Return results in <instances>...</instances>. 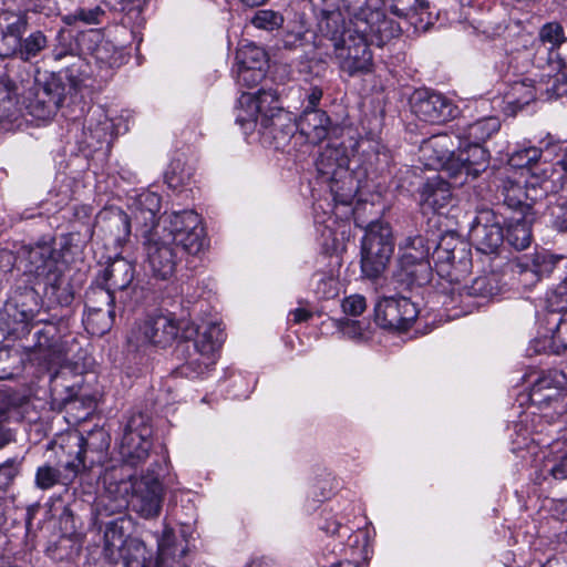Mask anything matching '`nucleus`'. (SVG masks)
<instances>
[{"mask_svg":"<svg viewBox=\"0 0 567 567\" xmlns=\"http://www.w3.org/2000/svg\"><path fill=\"white\" fill-rule=\"evenodd\" d=\"M319 29L332 44V59L339 70L350 78L371 73L374 63L370 44L382 47L392 39H381L373 30L357 32L354 28H347L340 13L333 11L324 13Z\"/></svg>","mask_w":567,"mask_h":567,"instance_id":"obj_1","label":"nucleus"},{"mask_svg":"<svg viewBox=\"0 0 567 567\" xmlns=\"http://www.w3.org/2000/svg\"><path fill=\"white\" fill-rule=\"evenodd\" d=\"M152 434L153 430L146 416L140 413L128 419L118 447L122 464L105 468V484H124V491L127 492V483L133 477L132 468L145 462L150 455Z\"/></svg>","mask_w":567,"mask_h":567,"instance_id":"obj_2","label":"nucleus"},{"mask_svg":"<svg viewBox=\"0 0 567 567\" xmlns=\"http://www.w3.org/2000/svg\"><path fill=\"white\" fill-rule=\"evenodd\" d=\"M161 464L154 462L145 475L130 484L132 487L130 501H126L124 497L114 501L107 498V503L102 501L99 515L110 516L116 513L122 514V512L131 505L132 508L144 518L158 516L163 502V486L157 472Z\"/></svg>","mask_w":567,"mask_h":567,"instance_id":"obj_3","label":"nucleus"},{"mask_svg":"<svg viewBox=\"0 0 567 567\" xmlns=\"http://www.w3.org/2000/svg\"><path fill=\"white\" fill-rule=\"evenodd\" d=\"M470 237L481 254L480 262L496 270L507 268L512 259L503 256L499 248L504 243V229L496 214L489 208L478 209L470 227Z\"/></svg>","mask_w":567,"mask_h":567,"instance_id":"obj_4","label":"nucleus"},{"mask_svg":"<svg viewBox=\"0 0 567 567\" xmlns=\"http://www.w3.org/2000/svg\"><path fill=\"white\" fill-rule=\"evenodd\" d=\"M69 456L63 467L68 472L64 480L72 481L82 470L102 464L110 446V435L104 429H94L85 436L82 433L68 435Z\"/></svg>","mask_w":567,"mask_h":567,"instance_id":"obj_5","label":"nucleus"},{"mask_svg":"<svg viewBox=\"0 0 567 567\" xmlns=\"http://www.w3.org/2000/svg\"><path fill=\"white\" fill-rule=\"evenodd\" d=\"M183 326L184 320H177L173 313L148 316L132 327L127 343L135 350L146 347L166 349L182 339Z\"/></svg>","mask_w":567,"mask_h":567,"instance_id":"obj_6","label":"nucleus"},{"mask_svg":"<svg viewBox=\"0 0 567 567\" xmlns=\"http://www.w3.org/2000/svg\"><path fill=\"white\" fill-rule=\"evenodd\" d=\"M432 258L437 275L451 284H460L472 270L468 244L453 233L443 235L435 245Z\"/></svg>","mask_w":567,"mask_h":567,"instance_id":"obj_7","label":"nucleus"},{"mask_svg":"<svg viewBox=\"0 0 567 567\" xmlns=\"http://www.w3.org/2000/svg\"><path fill=\"white\" fill-rule=\"evenodd\" d=\"M200 224V216L186 209L165 214L152 229L181 246L184 254L196 255L204 246V229Z\"/></svg>","mask_w":567,"mask_h":567,"instance_id":"obj_8","label":"nucleus"},{"mask_svg":"<svg viewBox=\"0 0 567 567\" xmlns=\"http://www.w3.org/2000/svg\"><path fill=\"white\" fill-rule=\"evenodd\" d=\"M64 91V85L59 76L44 74L24 91L21 104L32 118L48 122L60 109Z\"/></svg>","mask_w":567,"mask_h":567,"instance_id":"obj_9","label":"nucleus"},{"mask_svg":"<svg viewBox=\"0 0 567 567\" xmlns=\"http://www.w3.org/2000/svg\"><path fill=\"white\" fill-rule=\"evenodd\" d=\"M394 243L388 223L371 221L361 243V269L368 278H377L385 269L392 254Z\"/></svg>","mask_w":567,"mask_h":567,"instance_id":"obj_10","label":"nucleus"},{"mask_svg":"<svg viewBox=\"0 0 567 567\" xmlns=\"http://www.w3.org/2000/svg\"><path fill=\"white\" fill-rule=\"evenodd\" d=\"M343 10L350 18V25L357 32L373 30L381 39L394 38L401 33L400 25L388 19L380 8V0H340L338 13Z\"/></svg>","mask_w":567,"mask_h":567,"instance_id":"obj_11","label":"nucleus"},{"mask_svg":"<svg viewBox=\"0 0 567 567\" xmlns=\"http://www.w3.org/2000/svg\"><path fill=\"white\" fill-rule=\"evenodd\" d=\"M236 123L245 131L252 130L259 122L261 126L277 125L281 118V106L276 90L260 89L256 93H243L239 97Z\"/></svg>","mask_w":567,"mask_h":567,"instance_id":"obj_12","label":"nucleus"},{"mask_svg":"<svg viewBox=\"0 0 567 567\" xmlns=\"http://www.w3.org/2000/svg\"><path fill=\"white\" fill-rule=\"evenodd\" d=\"M20 267L29 281L35 285H41L48 279L54 280L60 271L65 270L61 252L49 243L23 247Z\"/></svg>","mask_w":567,"mask_h":567,"instance_id":"obj_13","label":"nucleus"},{"mask_svg":"<svg viewBox=\"0 0 567 567\" xmlns=\"http://www.w3.org/2000/svg\"><path fill=\"white\" fill-rule=\"evenodd\" d=\"M144 249L146 261L154 277L169 278L182 259L181 246L161 235L159 231L148 229L144 235Z\"/></svg>","mask_w":567,"mask_h":567,"instance_id":"obj_14","label":"nucleus"},{"mask_svg":"<svg viewBox=\"0 0 567 567\" xmlns=\"http://www.w3.org/2000/svg\"><path fill=\"white\" fill-rule=\"evenodd\" d=\"M411 109L416 117L430 124H442L457 115V107L450 99L430 90H416L411 97Z\"/></svg>","mask_w":567,"mask_h":567,"instance_id":"obj_15","label":"nucleus"},{"mask_svg":"<svg viewBox=\"0 0 567 567\" xmlns=\"http://www.w3.org/2000/svg\"><path fill=\"white\" fill-rule=\"evenodd\" d=\"M375 321L384 329L408 330L415 321L419 309L408 297L382 298L374 308Z\"/></svg>","mask_w":567,"mask_h":567,"instance_id":"obj_16","label":"nucleus"},{"mask_svg":"<svg viewBox=\"0 0 567 567\" xmlns=\"http://www.w3.org/2000/svg\"><path fill=\"white\" fill-rule=\"evenodd\" d=\"M182 339H194L196 354L204 358L206 367H214L216 363V352L225 340V333L220 323L217 322H210L199 330L193 322L184 320Z\"/></svg>","mask_w":567,"mask_h":567,"instance_id":"obj_17","label":"nucleus"},{"mask_svg":"<svg viewBox=\"0 0 567 567\" xmlns=\"http://www.w3.org/2000/svg\"><path fill=\"white\" fill-rule=\"evenodd\" d=\"M498 182L497 198L502 199L507 208L517 212L518 215L529 214L538 199L535 185L527 184L523 186L509 176H502Z\"/></svg>","mask_w":567,"mask_h":567,"instance_id":"obj_18","label":"nucleus"},{"mask_svg":"<svg viewBox=\"0 0 567 567\" xmlns=\"http://www.w3.org/2000/svg\"><path fill=\"white\" fill-rule=\"evenodd\" d=\"M563 260L560 257H555L548 252H536L527 261L519 258L512 259L507 264L511 274L517 275L519 281L527 286L538 281L543 276L549 275L554 271L556 264Z\"/></svg>","mask_w":567,"mask_h":567,"instance_id":"obj_19","label":"nucleus"},{"mask_svg":"<svg viewBox=\"0 0 567 567\" xmlns=\"http://www.w3.org/2000/svg\"><path fill=\"white\" fill-rule=\"evenodd\" d=\"M29 25V18L23 11H2L0 13V55L12 56L19 48L23 33Z\"/></svg>","mask_w":567,"mask_h":567,"instance_id":"obj_20","label":"nucleus"},{"mask_svg":"<svg viewBox=\"0 0 567 567\" xmlns=\"http://www.w3.org/2000/svg\"><path fill=\"white\" fill-rule=\"evenodd\" d=\"M460 153L455 162L460 167L455 178H460V184L466 183L468 177L476 178L488 165L489 153L482 144L461 143Z\"/></svg>","mask_w":567,"mask_h":567,"instance_id":"obj_21","label":"nucleus"},{"mask_svg":"<svg viewBox=\"0 0 567 567\" xmlns=\"http://www.w3.org/2000/svg\"><path fill=\"white\" fill-rule=\"evenodd\" d=\"M37 342L34 348L48 364H60L66 358V343L62 340V334L54 323H45L44 327L35 332Z\"/></svg>","mask_w":567,"mask_h":567,"instance_id":"obj_22","label":"nucleus"},{"mask_svg":"<svg viewBox=\"0 0 567 567\" xmlns=\"http://www.w3.org/2000/svg\"><path fill=\"white\" fill-rule=\"evenodd\" d=\"M454 143L449 134H436L424 140L420 146V157L429 168L437 169L447 163L455 162L453 157Z\"/></svg>","mask_w":567,"mask_h":567,"instance_id":"obj_23","label":"nucleus"},{"mask_svg":"<svg viewBox=\"0 0 567 567\" xmlns=\"http://www.w3.org/2000/svg\"><path fill=\"white\" fill-rule=\"evenodd\" d=\"M297 128L312 145L321 143L334 130L329 115L322 110H303Z\"/></svg>","mask_w":567,"mask_h":567,"instance_id":"obj_24","label":"nucleus"},{"mask_svg":"<svg viewBox=\"0 0 567 567\" xmlns=\"http://www.w3.org/2000/svg\"><path fill=\"white\" fill-rule=\"evenodd\" d=\"M128 525L130 520L124 515L105 524L103 557L110 564H117L121 560L122 551L130 539L125 538Z\"/></svg>","mask_w":567,"mask_h":567,"instance_id":"obj_25","label":"nucleus"},{"mask_svg":"<svg viewBox=\"0 0 567 567\" xmlns=\"http://www.w3.org/2000/svg\"><path fill=\"white\" fill-rule=\"evenodd\" d=\"M451 200V185L440 175L427 178L420 188V205L423 210L440 213Z\"/></svg>","mask_w":567,"mask_h":567,"instance_id":"obj_26","label":"nucleus"},{"mask_svg":"<svg viewBox=\"0 0 567 567\" xmlns=\"http://www.w3.org/2000/svg\"><path fill=\"white\" fill-rule=\"evenodd\" d=\"M484 275L473 279L470 286H464L460 291V296L476 297L482 299H493L501 291V275L508 270L506 267L493 270L487 265H482Z\"/></svg>","mask_w":567,"mask_h":567,"instance_id":"obj_27","label":"nucleus"},{"mask_svg":"<svg viewBox=\"0 0 567 567\" xmlns=\"http://www.w3.org/2000/svg\"><path fill=\"white\" fill-rule=\"evenodd\" d=\"M316 167L320 177L326 182L341 174L349 177V157L346 147L328 145L318 156Z\"/></svg>","mask_w":567,"mask_h":567,"instance_id":"obj_28","label":"nucleus"},{"mask_svg":"<svg viewBox=\"0 0 567 567\" xmlns=\"http://www.w3.org/2000/svg\"><path fill=\"white\" fill-rule=\"evenodd\" d=\"M239 64L238 79L248 82V75H252V82L258 83L265 75L264 66L267 63V54L262 48L248 44L237 53Z\"/></svg>","mask_w":567,"mask_h":567,"instance_id":"obj_29","label":"nucleus"},{"mask_svg":"<svg viewBox=\"0 0 567 567\" xmlns=\"http://www.w3.org/2000/svg\"><path fill=\"white\" fill-rule=\"evenodd\" d=\"M398 282L408 288L421 287L432 279V267L430 261H414L399 259V268L394 275Z\"/></svg>","mask_w":567,"mask_h":567,"instance_id":"obj_30","label":"nucleus"},{"mask_svg":"<svg viewBox=\"0 0 567 567\" xmlns=\"http://www.w3.org/2000/svg\"><path fill=\"white\" fill-rule=\"evenodd\" d=\"M41 285H43V297L48 301L49 307H68L72 303L74 289L65 277L64 270L60 271L54 280L48 279Z\"/></svg>","mask_w":567,"mask_h":567,"instance_id":"obj_31","label":"nucleus"},{"mask_svg":"<svg viewBox=\"0 0 567 567\" xmlns=\"http://www.w3.org/2000/svg\"><path fill=\"white\" fill-rule=\"evenodd\" d=\"M501 121L496 116H485L465 125L460 133L461 143L482 144L496 134Z\"/></svg>","mask_w":567,"mask_h":567,"instance_id":"obj_32","label":"nucleus"},{"mask_svg":"<svg viewBox=\"0 0 567 567\" xmlns=\"http://www.w3.org/2000/svg\"><path fill=\"white\" fill-rule=\"evenodd\" d=\"M133 218L144 227H155L156 215L161 209V197L153 192L138 194L131 206Z\"/></svg>","mask_w":567,"mask_h":567,"instance_id":"obj_33","label":"nucleus"},{"mask_svg":"<svg viewBox=\"0 0 567 567\" xmlns=\"http://www.w3.org/2000/svg\"><path fill=\"white\" fill-rule=\"evenodd\" d=\"M529 214H522L517 217H506L504 240L517 250H523L530 245L532 229Z\"/></svg>","mask_w":567,"mask_h":567,"instance_id":"obj_34","label":"nucleus"},{"mask_svg":"<svg viewBox=\"0 0 567 567\" xmlns=\"http://www.w3.org/2000/svg\"><path fill=\"white\" fill-rule=\"evenodd\" d=\"M134 272V265L131 261L116 258L104 270V286L114 293L116 290H124L132 282Z\"/></svg>","mask_w":567,"mask_h":567,"instance_id":"obj_35","label":"nucleus"},{"mask_svg":"<svg viewBox=\"0 0 567 567\" xmlns=\"http://www.w3.org/2000/svg\"><path fill=\"white\" fill-rule=\"evenodd\" d=\"M546 152L555 154L551 175L548 181H543L540 189L547 190L548 183H559L560 188L567 193V144L555 142L546 145Z\"/></svg>","mask_w":567,"mask_h":567,"instance_id":"obj_36","label":"nucleus"},{"mask_svg":"<svg viewBox=\"0 0 567 567\" xmlns=\"http://www.w3.org/2000/svg\"><path fill=\"white\" fill-rule=\"evenodd\" d=\"M23 297L33 302V306H28L24 301H14V306L12 308H8L9 316L13 318L17 323L21 326V333H29L30 329L29 323H31L38 313V298L39 295L33 287H28L24 289Z\"/></svg>","mask_w":567,"mask_h":567,"instance_id":"obj_37","label":"nucleus"},{"mask_svg":"<svg viewBox=\"0 0 567 567\" xmlns=\"http://www.w3.org/2000/svg\"><path fill=\"white\" fill-rule=\"evenodd\" d=\"M115 320V307L97 310H85L83 323L92 336H103L113 327Z\"/></svg>","mask_w":567,"mask_h":567,"instance_id":"obj_38","label":"nucleus"},{"mask_svg":"<svg viewBox=\"0 0 567 567\" xmlns=\"http://www.w3.org/2000/svg\"><path fill=\"white\" fill-rule=\"evenodd\" d=\"M121 560L124 567H153V553L138 538H130Z\"/></svg>","mask_w":567,"mask_h":567,"instance_id":"obj_39","label":"nucleus"},{"mask_svg":"<svg viewBox=\"0 0 567 567\" xmlns=\"http://www.w3.org/2000/svg\"><path fill=\"white\" fill-rule=\"evenodd\" d=\"M433 247L430 241L422 235L408 236L403 241L399 244L400 259L416 260V261H430V251Z\"/></svg>","mask_w":567,"mask_h":567,"instance_id":"obj_40","label":"nucleus"},{"mask_svg":"<svg viewBox=\"0 0 567 567\" xmlns=\"http://www.w3.org/2000/svg\"><path fill=\"white\" fill-rule=\"evenodd\" d=\"M381 10L390 11L399 18H409L414 14L422 16L429 9V2L424 0H380Z\"/></svg>","mask_w":567,"mask_h":567,"instance_id":"obj_41","label":"nucleus"},{"mask_svg":"<svg viewBox=\"0 0 567 567\" xmlns=\"http://www.w3.org/2000/svg\"><path fill=\"white\" fill-rule=\"evenodd\" d=\"M48 45V39L40 30L31 32L27 38H22L20 45L16 49L12 56L28 62L37 58Z\"/></svg>","mask_w":567,"mask_h":567,"instance_id":"obj_42","label":"nucleus"},{"mask_svg":"<svg viewBox=\"0 0 567 567\" xmlns=\"http://www.w3.org/2000/svg\"><path fill=\"white\" fill-rule=\"evenodd\" d=\"M104 220L102 226L110 231L113 240L117 244L126 241L131 234V220L127 214L122 210L111 212L106 217H101Z\"/></svg>","mask_w":567,"mask_h":567,"instance_id":"obj_43","label":"nucleus"},{"mask_svg":"<svg viewBox=\"0 0 567 567\" xmlns=\"http://www.w3.org/2000/svg\"><path fill=\"white\" fill-rule=\"evenodd\" d=\"M536 99V91L530 80L514 82L505 93L507 104L515 110L523 109Z\"/></svg>","mask_w":567,"mask_h":567,"instance_id":"obj_44","label":"nucleus"},{"mask_svg":"<svg viewBox=\"0 0 567 567\" xmlns=\"http://www.w3.org/2000/svg\"><path fill=\"white\" fill-rule=\"evenodd\" d=\"M326 182L329 184L330 192L333 196V199L337 203H340L342 205L351 204L357 192V186L354 184V178L350 171L349 177L347 178H343L342 175L339 174L329 178Z\"/></svg>","mask_w":567,"mask_h":567,"instance_id":"obj_45","label":"nucleus"},{"mask_svg":"<svg viewBox=\"0 0 567 567\" xmlns=\"http://www.w3.org/2000/svg\"><path fill=\"white\" fill-rule=\"evenodd\" d=\"M115 296L104 285H95L89 288L85 295V310L105 309L114 306Z\"/></svg>","mask_w":567,"mask_h":567,"instance_id":"obj_46","label":"nucleus"},{"mask_svg":"<svg viewBox=\"0 0 567 567\" xmlns=\"http://www.w3.org/2000/svg\"><path fill=\"white\" fill-rule=\"evenodd\" d=\"M313 32L298 23L285 31L281 41L285 49L296 50L313 43Z\"/></svg>","mask_w":567,"mask_h":567,"instance_id":"obj_47","label":"nucleus"},{"mask_svg":"<svg viewBox=\"0 0 567 567\" xmlns=\"http://www.w3.org/2000/svg\"><path fill=\"white\" fill-rule=\"evenodd\" d=\"M545 215L549 218V223L559 231H567V197H555L549 199L546 206Z\"/></svg>","mask_w":567,"mask_h":567,"instance_id":"obj_48","label":"nucleus"},{"mask_svg":"<svg viewBox=\"0 0 567 567\" xmlns=\"http://www.w3.org/2000/svg\"><path fill=\"white\" fill-rule=\"evenodd\" d=\"M542 157V150L538 147H524L514 151L508 158V165L514 168H530Z\"/></svg>","mask_w":567,"mask_h":567,"instance_id":"obj_49","label":"nucleus"},{"mask_svg":"<svg viewBox=\"0 0 567 567\" xmlns=\"http://www.w3.org/2000/svg\"><path fill=\"white\" fill-rule=\"evenodd\" d=\"M284 21L285 19L280 12L269 9L258 10L251 18L252 25L266 31L279 29Z\"/></svg>","mask_w":567,"mask_h":567,"instance_id":"obj_50","label":"nucleus"},{"mask_svg":"<svg viewBox=\"0 0 567 567\" xmlns=\"http://www.w3.org/2000/svg\"><path fill=\"white\" fill-rule=\"evenodd\" d=\"M567 389V370H549L546 374L540 377L534 384L533 391L538 392L543 389Z\"/></svg>","mask_w":567,"mask_h":567,"instance_id":"obj_51","label":"nucleus"},{"mask_svg":"<svg viewBox=\"0 0 567 567\" xmlns=\"http://www.w3.org/2000/svg\"><path fill=\"white\" fill-rule=\"evenodd\" d=\"M547 301L551 308L548 322L556 321L558 313L567 309V277L548 295Z\"/></svg>","mask_w":567,"mask_h":567,"instance_id":"obj_52","label":"nucleus"},{"mask_svg":"<svg viewBox=\"0 0 567 567\" xmlns=\"http://www.w3.org/2000/svg\"><path fill=\"white\" fill-rule=\"evenodd\" d=\"M210 368L212 367L204 364V358L196 354V350L194 349V352L189 354L186 362L176 368L175 373L186 378H197L203 375Z\"/></svg>","mask_w":567,"mask_h":567,"instance_id":"obj_53","label":"nucleus"},{"mask_svg":"<svg viewBox=\"0 0 567 567\" xmlns=\"http://www.w3.org/2000/svg\"><path fill=\"white\" fill-rule=\"evenodd\" d=\"M538 39L543 43H549L550 49L559 48L566 41L564 28L558 22L545 23L539 29Z\"/></svg>","mask_w":567,"mask_h":567,"instance_id":"obj_54","label":"nucleus"},{"mask_svg":"<svg viewBox=\"0 0 567 567\" xmlns=\"http://www.w3.org/2000/svg\"><path fill=\"white\" fill-rule=\"evenodd\" d=\"M104 16V10L95 6L93 8H80L74 13L68 14L63 18L66 24H72L76 21H82L85 24H97Z\"/></svg>","mask_w":567,"mask_h":567,"instance_id":"obj_55","label":"nucleus"},{"mask_svg":"<svg viewBox=\"0 0 567 567\" xmlns=\"http://www.w3.org/2000/svg\"><path fill=\"white\" fill-rule=\"evenodd\" d=\"M315 278L316 287L315 292L321 299H331L339 293L338 281L330 275L327 274H316Z\"/></svg>","mask_w":567,"mask_h":567,"instance_id":"obj_56","label":"nucleus"},{"mask_svg":"<svg viewBox=\"0 0 567 567\" xmlns=\"http://www.w3.org/2000/svg\"><path fill=\"white\" fill-rule=\"evenodd\" d=\"M556 320L550 348L553 352L560 354L567 350V313L556 318Z\"/></svg>","mask_w":567,"mask_h":567,"instance_id":"obj_57","label":"nucleus"},{"mask_svg":"<svg viewBox=\"0 0 567 567\" xmlns=\"http://www.w3.org/2000/svg\"><path fill=\"white\" fill-rule=\"evenodd\" d=\"M61 473L50 465L38 467L35 473V485L40 489H49L60 482Z\"/></svg>","mask_w":567,"mask_h":567,"instance_id":"obj_58","label":"nucleus"},{"mask_svg":"<svg viewBox=\"0 0 567 567\" xmlns=\"http://www.w3.org/2000/svg\"><path fill=\"white\" fill-rule=\"evenodd\" d=\"M20 472L19 463L9 458L0 464V492H6Z\"/></svg>","mask_w":567,"mask_h":567,"instance_id":"obj_59","label":"nucleus"},{"mask_svg":"<svg viewBox=\"0 0 567 567\" xmlns=\"http://www.w3.org/2000/svg\"><path fill=\"white\" fill-rule=\"evenodd\" d=\"M42 14L44 17H53L60 13V8L55 0H28L27 9L23 11Z\"/></svg>","mask_w":567,"mask_h":567,"instance_id":"obj_60","label":"nucleus"},{"mask_svg":"<svg viewBox=\"0 0 567 567\" xmlns=\"http://www.w3.org/2000/svg\"><path fill=\"white\" fill-rule=\"evenodd\" d=\"M367 308L365 298L361 295L347 297L342 302V309L347 315L360 316Z\"/></svg>","mask_w":567,"mask_h":567,"instance_id":"obj_61","label":"nucleus"},{"mask_svg":"<svg viewBox=\"0 0 567 567\" xmlns=\"http://www.w3.org/2000/svg\"><path fill=\"white\" fill-rule=\"evenodd\" d=\"M112 126L111 121L105 116L104 121H100L95 128L89 127L90 135L97 142L105 141L107 135L111 134Z\"/></svg>","mask_w":567,"mask_h":567,"instance_id":"obj_62","label":"nucleus"},{"mask_svg":"<svg viewBox=\"0 0 567 567\" xmlns=\"http://www.w3.org/2000/svg\"><path fill=\"white\" fill-rule=\"evenodd\" d=\"M322 95L323 91L321 87L317 85L310 86L305 96V102L307 104L303 110H318L317 106L319 105Z\"/></svg>","mask_w":567,"mask_h":567,"instance_id":"obj_63","label":"nucleus"},{"mask_svg":"<svg viewBox=\"0 0 567 567\" xmlns=\"http://www.w3.org/2000/svg\"><path fill=\"white\" fill-rule=\"evenodd\" d=\"M550 475L555 480H567V453L550 468Z\"/></svg>","mask_w":567,"mask_h":567,"instance_id":"obj_64","label":"nucleus"}]
</instances>
